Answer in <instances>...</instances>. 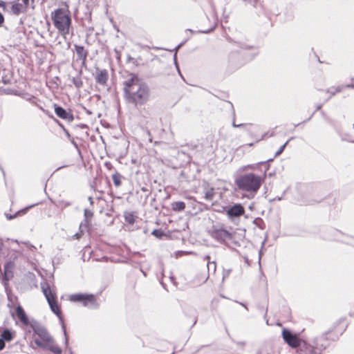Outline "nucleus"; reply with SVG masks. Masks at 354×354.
Listing matches in <instances>:
<instances>
[{
    "instance_id": "nucleus-7",
    "label": "nucleus",
    "mask_w": 354,
    "mask_h": 354,
    "mask_svg": "<svg viewBox=\"0 0 354 354\" xmlns=\"http://www.w3.org/2000/svg\"><path fill=\"white\" fill-rule=\"evenodd\" d=\"M70 299L72 301H82L84 306L93 307L95 305V299L93 295L74 294L71 295Z\"/></svg>"
},
{
    "instance_id": "nucleus-5",
    "label": "nucleus",
    "mask_w": 354,
    "mask_h": 354,
    "mask_svg": "<svg viewBox=\"0 0 354 354\" xmlns=\"http://www.w3.org/2000/svg\"><path fill=\"white\" fill-rule=\"evenodd\" d=\"M32 329L35 333V335H37L38 337L34 336V339L35 344L41 347L43 346H47V343L51 341V336L48 334L46 330L42 327L35 326L32 325Z\"/></svg>"
},
{
    "instance_id": "nucleus-6",
    "label": "nucleus",
    "mask_w": 354,
    "mask_h": 354,
    "mask_svg": "<svg viewBox=\"0 0 354 354\" xmlns=\"http://www.w3.org/2000/svg\"><path fill=\"white\" fill-rule=\"evenodd\" d=\"M30 2L33 3V0H15L11 1V14L19 15L27 11L30 6Z\"/></svg>"
},
{
    "instance_id": "nucleus-10",
    "label": "nucleus",
    "mask_w": 354,
    "mask_h": 354,
    "mask_svg": "<svg viewBox=\"0 0 354 354\" xmlns=\"http://www.w3.org/2000/svg\"><path fill=\"white\" fill-rule=\"evenodd\" d=\"M109 78L108 71L106 69H97L95 74V80L96 82L104 86L106 85L107 80Z\"/></svg>"
},
{
    "instance_id": "nucleus-31",
    "label": "nucleus",
    "mask_w": 354,
    "mask_h": 354,
    "mask_svg": "<svg viewBox=\"0 0 354 354\" xmlns=\"http://www.w3.org/2000/svg\"><path fill=\"white\" fill-rule=\"evenodd\" d=\"M88 200H89V201L91 202V203H93V201H92V198H91V197H89V198H88Z\"/></svg>"
},
{
    "instance_id": "nucleus-30",
    "label": "nucleus",
    "mask_w": 354,
    "mask_h": 354,
    "mask_svg": "<svg viewBox=\"0 0 354 354\" xmlns=\"http://www.w3.org/2000/svg\"><path fill=\"white\" fill-rule=\"evenodd\" d=\"M243 126V124H236L235 123H233V127H242Z\"/></svg>"
},
{
    "instance_id": "nucleus-27",
    "label": "nucleus",
    "mask_w": 354,
    "mask_h": 354,
    "mask_svg": "<svg viewBox=\"0 0 354 354\" xmlns=\"http://www.w3.org/2000/svg\"><path fill=\"white\" fill-rule=\"evenodd\" d=\"M3 22H4V17H3V15L0 12V26H2Z\"/></svg>"
},
{
    "instance_id": "nucleus-24",
    "label": "nucleus",
    "mask_w": 354,
    "mask_h": 354,
    "mask_svg": "<svg viewBox=\"0 0 354 354\" xmlns=\"http://www.w3.org/2000/svg\"><path fill=\"white\" fill-rule=\"evenodd\" d=\"M152 234H153L154 236H156L157 237H160L162 235V232L160 230H155L153 231Z\"/></svg>"
},
{
    "instance_id": "nucleus-19",
    "label": "nucleus",
    "mask_w": 354,
    "mask_h": 354,
    "mask_svg": "<svg viewBox=\"0 0 354 354\" xmlns=\"http://www.w3.org/2000/svg\"><path fill=\"white\" fill-rule=\"evenodd\" d=\"M112 180L116 187H119L121 185V176L120 174H113L112 176Z\"/></svg>"
},
{
    "instance_id": "nucleus-20",
    "label": "nucleus",
    "mask_w": 354,
    "mask_h": 354,
    "mask_svg": "<svg viewBox=\"0 0 354 354\" xmlns=\"http://www.w3.org/2000/svg\"><path fill=\"white\" fill-rule=\"evenodd\" d=\"M72 81L77 88H80L82 85V82L79 78H73Z\"/></svg>"
},
{
    "instance_id": "nucleus-11",
    "label": "nucleus",
    "mask_w": 354,
    "mask_h": 354,
    "mask_svg": "<svg viewBox=\"0 0 354 354\" xmlns=\"http://www.w3.org/2000/svg\"><path fill=\"white\" fill-rule=\"evenodd\" d=\"M55 112L56 115L62 119L66 120L68 122L73 120V115L70 112H68L61 106H55Z\"/></svg>"
},
{
    "instance_id": "nucleus-14",
    "label": "nucleus",
    "mask_w": 354,
    "mask_h": 354,
    "mask_svg": "<svg viewBox=\"0 0 354 354\" xmlns=\"http://www.w3.org/2000/svg\"><path fill=\"white\" fill-rule=\"evenodd\" d=\"M12 264L10 262H8L5 265V271H4V277L3 279L6 281H8L10 279V278L12 277Z\"/></svg>"
},
{
    "instance_id": "nucleus-21",
    "label": "nucleus",
    "mask_w": 354,
    "mask_h": 354,
    "mask_svg": "<svg viewBox=\"0 0 354 354\" xmlns=\"http://www.w3.org/2000/svg\"><path fill=\"white\" fill-rule=\"evenodd\" d=\"M213 196H214V193H213V192H212V191H207V192H206V193H205V198H206L207 200H209V201H210V200H212V199Z\"/></svg>"
},
{
    "instance_id": "nucleus-32",
    "label": "nucleus",
    "mask_w": 354,
    "mask_h": 354,
    "mask_svg": "<svg viewBox=\"0 0 354 354\" xmlns=\"http://www.w3.org/2000/svg\"><path fill=\"white\" fill-rule=\"evenodd\" d=\"M353 129H354V124H353Z\"/></svg>"
},
{
    "instance_id": "nucleus-28",
    "label": "nucleus",
    "mask_w": 354,
    "mask_h": 354,
    "mask_svg": "<svg viewBox=\"0 0 354 354\" xmlns=\"http://www.w3.org/2000/svg\"><path fill=\"white\" fill-rule=\"evenodd\" d=\"M16 215H17V214H15V215H9V214H6V218H7L8 220H11V219H12V218H15V217H16Z\"/></svg>"
},
{
    "instance_id": "nucleus-12",
    "label": "nucleus",
    "mask_w": 354,
    "mask_h": 354,
    "mask_svg": "<svg viewBox=\"0 0 354 354\" xmlns=\"http://www.w3.org/2000/svg\"><path fill=\"white\" fill-rule=\"evenodd\" d=\"M16 315L24 325L28 326L29 324V320L24 309L20 306H18L16 308Z\"/></svg>"
},
{
    "instance_id": "nucleus-33",
    "label": "nucleus",
    "mask_w": 354,
    "mask_h": 354,
    "mask_svg": "<svg viewBox=\"0 0 354 354\" xmlns=\"http://www.w3.org/2000/svg\"><path fill=\"white\" fill-rule=\"evenodd\" d=\"M353 87H354V86H353Z\"/></svg>"
},
{
    "instance_id": "nucleus-2",
    "label": "nucleus",
    "mask_w": 354,
    "mask_h": 354,
    "mask_svg": "<svg viewBox=\"0 0 354 354\" xmlns=\"http://www.w3.org/2000/svg\"><path fill=\"white\" fill-rule=\"evenodd\" d=\"M50 17L58 32L64 38H66V35L69 34L71 26L69 10L64 8H57L51 12Z\"/></svg>"
},
{
    "instance_id": "nucleus-9",
    "label": "nucleus",
    "mask_w": 354,
    "mask_h": 354,
    "mask_svg": "<svg viewBox=\"0 0 354 354\" xmlns=\"http://www.w3.org/2000/svg\"><path fill=\"white\" fill-rule=\"evenodd\" d=\"M245 212L243 207L241 204H236L229 208L227 214L230 218L239 217Z\"/></svg>"
},
{
    "instance_id": "nucleus-29",
    "label": "nucleus",
    "mask_w": 354,
    "mask_h": 354,
    "mask_svg": "<svg viewBox=\"0 0 354 354\" xmlns=\"http://www.w3.org/2000/svg\"><path fill=\"white\" fill-rule=\"evenodd\" d=\"M273 136V132H272L270 135H268V133H266V134H264V135L263 136V138H266V137H268V136L271 137V136Z\"/></svg>"
},
{
    "instance_id": "nucleus-15",
    "label": "nucleus",
    "mask_w": 354,
    "mask_h": 354,
    "mask_svg": "<svg viewBox=\"0 0 354 354\" xmlns=\"http://www.w3.org/2000/svg\"><path fill=\"white\" fill-rule=\"evenodd\" d=\"M76 53L80 59L84 60L87 56V53L85 51L83 46H75Z\"/></svg>"
},
{
    "instance_id": "nucleus-17",
    "label": "nucleus",
    "mask_w": 354,
    "mask_h": 354,
    "mask_svg": "<svg viewBox=\"0 0 354 354\" xmlns=\"http://www.w3.org/2000/svg\"><path fill=\"white\" fill-rule=\"evenodd\" d=\"M1 339L3 341H11L13 338V335L9 330H4L2 334L1 335Z\"/></svg>"
},
{
    "instance_id": "nucleus-13",
    "label": "nucleus",
    "mask_w": 354,
    "mask_h": 354,
    "mask_svg": "<svg viewBox=\"0 0 354 354\" xmlns=\"http://www.w3.org/2000/svg\"><path fill=\"white\" fill-rule=\"evenodd\" d=\"M46 344H47V346H43L41 347L47 348L56 354L61 353V352H62L61 349L57 346L54 344L53 339H51V341L48 342Z\"/></svg>"
},
{
    "instance_id": "nucleus-25",
    "label": "nucleus",
    "mask_w": 354,
    "mask_h": 354,
    "mask_svg": "<svg viewBox=\"0 0 354 354\" xmlns=\"http://www.w3.org/2000/svg\"><path fill=\"white\" fill-rule=\"evenodd\" d=\"M210 266L212 267L214 270H216V263H215V262H208L207 267L209 268Z\"/></svg>"
},
{
    "instance_id": "nucleus-16",
    "label": "nucleus",
    "mask_w": 354,
    "mask_h": 354,
    "mask_svg": "<svg viewBox=\"0 0 354 354\" xmlns=\"http://www.w3.org/2000/svg\"><path fill=\"white\" fill-rule=\"evenodd\" d=\"M171 205L174 211H183L185 208V203L182 201L174 202Z\"/></svg>"
},
{
    "instance_id": "nucleus-1",
    "label": "nucleus",
    "mask_w": 354,
    "mask_h": 354,
    "mask_svg": "<svg viewBox=\"0 0 354 354\" xmlns=\"http://www.w3.org/2000/svg\"><path fill=\"white\" fill-rule=\"evenodd\" d=\"M124 91L127 100L136 105L145 104L149 97L147 85L134 74L125 81Z\"/></svg>"
},
{
    "instance_id": "nucleus-8",
    "label": "nucleus",
    "mask_w": 354,
    "mask_h": 354,
    "mask_svg": "<svg viewBox=\"0 0 354 354\" xmlns=\"http://www.w3.org/2000/svg\"><path fill=\"white\" fill-rule=\"evenodd\" d=\"M284 341L291 347L297 348L300 346L299 339L295 335H292L289 330L284 329L282 332Z\"/></svg>"
},
{
    "instance_id": "nucleus-22",
    "label": "nucleus",
    "mask_w": 354,
    "mask_h": 354,
    "mask_svg": "<svg viewBox=\"0 0 354 354\" xmlns=\"http://www.w3.org/2000/svg\"><path fill=\"white\" fill-rule=\"evenodd\" d=\"M288 142V141H287V142H286L283 145H282V146L279 149V150H278V151L276 152V153H275V156H277L280 155V154L283 152V151L284 150V149H285L286 146L287 145Z\"/></svg>"
},
{
    "instance_id": "nucleus-26",
    "label": "nucleus",
    "mask_w": 354,
    "mask_h": 354,
    "mask_svg": "<svg viewBox=\"0 0 354 354\" xmlns=\"http://www.w3.org/2000/svg\"><path fill=\"white\" fill-rule=\"evenodd\" d=\"M4 347H5L4 341L1 338H0V351L3 349Z\"/></svg>"
},
{
    "instance_id": "nucleus-4",
    "label": "nucleus",
    "mask_w": 354,
    "mask_h": 354,
    "mask_svg": "<svg viewBox=\"0 0 354 354\" xmlns=\"http://www.w3.org/2000/svg\"><path fill=\"white\" fill-rule=\"evenodd\" d=\"M41 288L42 290V292L50 307L51 310L56 314L62 323H63L61 315H60V310L59 308V306L55 300V294L53 292V291L50 290L49 285L47 283H41ZM62 328L64 330V335L66 336V341L67 342V337H66V333L65 329V326L64 324H62Z\"/></svg>"
},
{
    "instance_id": "nucleus-3",
    "label": "nucleus",
    "mask_w": 354,
    "mask_h": 354,
    "mask_svg": "<svg viewBox=\"0 0 354 354\" xmlns=\"http://www.w3.org/2000/svg\"><path fill=\"white\" fill-rule=\"evenodd\" d=\"M262 183V177L253 173L241 175L235 180V183L239 189L250 193H257Z\"/></svg>"
},
{
    "instance_id": "nucleus-23",
    "label": "nucleus",
    "mask_w": 354,
    "mask_h": 354,
    "mask_svg": "<svg viewBox=\"0 0 354 354\" xmlns=\"http://www.w3.org/2000/svg\"><path fill=\"white\" fill-rule=\"evenodd\" d=\"M84 216L86 218H91L93 216V212L88 209H85Z\"/></svg>"
},
{
    "instance_id": "nucleus-18",
    "label": "nucleus",
    "mask_w": 354,
    "mask_h": 354,
    "mask_svg": "<svg viewBox=\"0 0 354 354\" xmlns=\"http://www.w3.org/2000/svg\"><path fill=\"white\" fill-rule=\"evenodd\" d=\"M0 7L3 8V11L11 14V2L0 1Z\"/></svg>"
}]
</instances>
